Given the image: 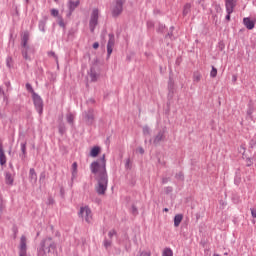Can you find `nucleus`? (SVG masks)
Returning a JSON list of instances; mask_svg holds the SVG:
<instances>
[{
	"label": "nucleus",
	"mask_w": 256,
	"mask_h": 256,
	"mask_svg": "<svg viewBox=\"0 0 256 256\" xmlns=\"http://www.w3.org/2000/svg\"><path fill=\"white\" fill-rule=\"evenodd\" d=\"M98 23H99V9H94L92 11L90 22H89L91 33L95 32V28L97 27Z\"/></svg>",
	"instance_id": "423d86ee"
},
{
	"label": "nucleus",
	"mask_w": 256,
	"mask_h": 256,
	"mask_svg": "<svg viewBox=\"0 0 256 256\" xmlns=\"http://www.w3.org/2000/svg\"><path fill=\"white\" fill-rule=\"evenodd\" d=\"M82 119L86 125L91 126L95 123V110L89 108L88 110L82 113Z\"/></svg>",
	"instance_id": "20e7f679"
},
{
	"label": "nucleus",
	"mask_w": 256,
	"mask_h": 256,
	"mask_svg": "<svg viewBox=\"0 0 256 256\" xmlns=\"http://www.w3.org/2000/svg\"><path fill=\"white\" fill-rule=\"evenodd\" d=\"M108 37L109 40L107 43V55L108 57H111V53H113V47H115V34L110 33Z\"/></svg>",
	"instance_id": "9d476101"
},
{
	"label": "nucleus",
	"mask_w": 256,
	"mask_h": 256,
	"mask_svg": "<svg viewBox=\"0 0 256 256\" xmlns=\"http://www.w3.org/2000/svg\"><path fill=\"white\" fill-rule=\"evenodd\" d=\"M75 35V29H70L68 32V37H73Z\"/></svg>",
	"instance_id": "de8ad7c7"
},
{
	"label": "nucleus",
	"mask_w": 256,
	"mask_h": 256,
	"mask_svg": "<svg viewBox=\"0 0 256 256\" xmlns=\"http://www.w3.org/2000/svg\"><path fill=\"white\" fill-rule=\"evenodd\" d=\"M166 183H169V178L162 179V184L165 185Z\"/></svg>",
	"instance_id": "5fc2aeb1"
},
{
	"label": "nucleus",
	"mask_w": 256,
	"mask_h": 256,
	"mask_svg": "<svg viewBox=\"0 0 256 256\" xmlns=\"http://www.w3.org/2000/svg\"><path fill=\"white\" fill-rule=\"evenodd\" d=\"M99 153H101V147L94 146L90 151V157H98Z\"/></svg>",
	"instance_id": "a211bd4d"
},
{
	"label": "nucleus",
	"mask_w": 256,
	"mask_h": 256,
	"mask_svg": "<svg viewBox=\"0 0 256 256\" xmlns=\"http://www.w3.org/2000/svg\"><path fill=\"white\" fill-rule=\"evenodd\" d=\"M58 25L60 27H62L63 29H65V21L62 18H59L58 20Z\"/></svg>",
	"instance_id": "e433bc0d"
},
{
	"label": "nucleus",
	"mask_w": 256,
	"mask_h": 256,
	"mask_svg": "<svg viewBox=\"0 0 256 256\" xmlns=\"http://www.w3.org/2000/svg\"><path fill=\"white\" fill-rule=\"evenodd\" d=\"M140 256H151V252H140Z\"/></svg>",
	"instance_id": "8fccbe9b"
},
{
	"label": "nucleus",
	"mask_w": 256,
	"mask_h": 256,
	"mask_svg": "<svg viewBox=\"0 0 256 256\" xmlns=\"http://www.w3.org/2000/svg\"><path fill=\"white\" fill-rule=\"evenodd\" d=\"M20 147H21V151H22V153H23V155L25 157V155H27V142H22L20 144Z\"/></svg>",
	"instance_id": "a878e982"
},
{
	"label": "nucleus",
	"mask_w": 256,
	"mask_h": 256,
	"mask_svg": "<svg viewBox=\"0 0 256 256\" xmlns=\"http://www.w3.org/2000/svg\"><path fill=\"white\" fill-rule=\"evenodd\" d=\"M7 163V156H5V150H3V144L0 143V165Z\"/></svg>",
	"instance_id": "4468645a"
},
{
	"label": "nucleus",
	"mask_w": 256,
	"mask_h": 256,
	"mask_svg": "<svg viewBox=\"0 0 256 256\" xmlns=\"http://www.w3.org/2000/svg\"><path fill=\"white\" fill-rule=\"evenodd\" d=\"M72 181L74 180V179H77V162H74L73 164H72Z\"/></svg>",
	"instance_id": "5701e85b"
},
{
	"label": "nucleus",
	"mask_w": 256,
	"mask_h": 256,
	"mask_svg": "<svg viewBox=\"0 0 256 256\" xmlns=\"http://www.w3.org/2000/svg\"><path fill=\"white\" fill-rule=\"evenodd\" d=\"M125 169H131V160L129 158L126 160Z\"/></svg>",
	"instance_id": "ea45409f"
},
{
	"label": "nucleus",
	"mask_w": 256,
	"mask_h": 256,
	"mask_svg": "<svg viewBox=\"0 0 256 256\" xmlns=\"http://www.w3.org/2000/svg\"><path fill=\"white\" fill-rule=\"evenodd\" d=\"M165 133H167V130L163 128L162 130H159L158 133L153 138V144L159 145L161 141H165L167 137L165 136Z\"/></svg>",
	"instance_id": "1a4fd4ad"
},
{
	"label": "nucleus",
	"mask_w": 256,
	"mask_h": 256,
	"mask_svg": "<svg viewBox=\"0 0 256 256\" xmlns=\"http://www.w3.org/2000/svg\"><path fill=\"white\" fill-rule=\"evenodd\" d=\"M183 221V214H176L174 217V227H179Z\"/></svg>",
	"instance_id": "6ab92c4d"
},
{
	"label": "nucleus",
	"mask_w": 256,
	"mask_h": 256,
	"mask_svg": "<svg viewBox=\"0 0 256 256\" xmlns=\"http://www.w3.org/2000/svg\"><path fill=\"white\" fill-rule=\"evenodd\" d=\"M132 213H133V215H137V213H138L137 206H135V205L132 206Z\"/></svg>",
	"instance_id": "49530a36"
},
{
	"label": "nucleus",
	"mask_w": 256,
	"mask_h": 256,
	"mask_svg": "<svg viewBox=\"0 0 256 256\" xmlns=\"http://www.w3.org/2000/svg\"><path fill=\"white\" fill-rule=\"evenodd\" d=\"M29 181L37 183V172H35V168H30L29 170Z\"/></svg>",
	"instance_id": "2eb2a0df"
},
{
	"label": "nucleus",
	"mask_w": 256,
	"mask_h": 256,
	"mask_svg": "<svg viewBox=\"0 0 256 256\" xmlns=\"http://www.w3.org/2000/svg\"><path fill=\"white\" fill-rule=\"evenodd\" d=\"M66 121L67 123H69V125H74L75 123V116L73 115V113L69 112L68 114H66Z\"/></svg>",
	"instance_id": "aec40b11"
},
{
	"label": "nucleus",
	"mask_w": 256,
	"mask_h": 256,
	"mask_svg": "<svg viewBox=\"0 0 256 256\" xmlns=\"http://www.w3.org/2000/svg\"><path fill=\"white\" fill-rule=\"evenodd\" d=\"M253 164L252 160L250 158L246 159V166L250 167Z\"/></svg>",
	"instance_id": "a18cd8bd"
},
{
	"label": "nucleus",
	"mask_w": 256,
	"mask_h": 256,
	"mask_svg": "<svg viewBox=\"0 0 256 256\" xmlns=\"http://www.w3.org/2000/svg\"><path fill=\"white\" fill-rule=\"evenodd\" d=\"M47 25V18L39 21L38 27L42 33H45V26Z\"/></svg>",
	"instance_id": "412c9836"
},
{
	"label": "nucleus",
	"mask_w": 256,
	"mask_h": 256,
	"mask_svg": "<svg viewBox=\"0 0 256 256\" xmlns=\"http://www.w3.org/2000/svg\"><path fill=\"white\" fill-rule=\"evenodd\" d=\"M176 179H179L180 181H183V173H178V174H176Z\"/></svg>",
	"instance_id": "79ce46f5"
},
{
	"label": "nucleus",
	"mask_w": 256,
	"mask_h": 256,
	"mask_svg": "<svg viewBox=\"0 0 256 256\" xmlns=\"http://www.w3.org/2000/svg\"><path fill=\"white\" fill-rule=\"evenodd\" d=\"M58 131H59L60 135H65V133L67 132V128L65 127V123L61 122L58 125Z\"/></svg>",
	"instance_id": "4be33fe9"
},
{
	"label": "nucleus",
	"mask_w": 256,
	"mask_h": 256,
	"mask_svg": "<svg viewBox=\"0 0 256 256\" xmlns=\"http://www.w3.org/2000/svg\"><path fill=\"white\" fill-rule=\"evenodd\" d=\"M29 33L26 31L24 32L22 38H21V53H22V57L23 59H25V61H31V57L29 56V51H30V47H29Z\"/></svg>",
	"instance_id": "f03ea898"
},
{
	"label": "nucleus",
	"mask_w": 256,
	"mask_h": 256,
	"mask_svg": "<svg viewBox=\"0 0 256 256\" xmlns=\"http://www.w3.org/2000/svg\"><path fill=\"white\" fill-rule=\"evenodd\" d=\"M163 256H173V250H171V248H165L163 251Z\"/></svg>",
	"instance_id": "cd10ccee"
},
{
	"label": "nucleus",
	"mask_w": 256,
	"mask_h": 256,
	"mask_svg": "<svg viewBox=\"0 0 256 256\" xmlns=\"http://www.w3.org/2000/svg\"><path fill=\"white\" fill-rule=\"evenodd\" d=\"M78 217L85 219L86 223H91L93 221V212H91V208L89 206L81 207L78 212Z\"/></svg>",
	"instance_id": "39448f33"
},
{
	"label": "nucleus",
	"mask_w": 256,
	"mask_h": 256,
	"mask_svg": "<svg viewBox=\"0 0 256 256\" xmlns=\"http://www.w3.org/2000/svg\"><path fill=\"white\" fill-rule=\"evenodd\" d=\"M254 161L256 162V155H255Z\"/></svg>",
	"instance_id": "338daca9"
},
{
	"label": "nucleus",
	"mask_w": 256,
	"mask_h": 256,
	"mask_svg": "<svg viewBox=\"0 0 256 256\" xmlns=\"http://www.w3.org/2000/svg\"><path fill=\"white\" fill-rule=\"evenodd\" d=\"M174 29H175V27H173V26L170 27L171 32H173Z\"/></svg>",
	"instance_id": "052dcab7"
},
{
	"label": "nucleus",
	"mask_w": 256,
	"mask_h": 256,
	"mask_svg": "<svg viewBox=\"0 0 256 256\" xmlns=\"http://www.w3.org/2000/svg\"><path fill=\"white\" fill-rule=\"evenodd\" d=\"M14 181H15V178H13V174H11L10 172H6L5 173V183H6V185L12 186Z\"/></svg>",
	"instance_id": "dca6fc26"
},
{
	"label": "nucleus",
	"mask_w": 256,
	"mask_h": 256,
	"mask_svg": "<svg viewBox=\"0 0 256 256\" xmlns=\"http://www.w3.org/2000/svg\"><path fill=\"white\" fill-rule=\"evenodd\" d=\"M80 1H73V0H69L68 2V9H69V15H72L73 11H75V8L80 5Z\"/></svg>",
	"instance_id": "ddd939ff"
},
{
	"label": "nucleus",
	"mask_w": 256,
	"mask_h": 256,
	"mask_svg": "<svg viewBox=\"0 0 256 256\" xmlns=\"http://www.w3.org/2000/svg\"><path fill=\"white\" fill-rule=\"evenodd\" d=\"M165 37H166V39H168V38L173 39V32H171V31L168 32Z\"/></svg>",
	"instance_id": "09e8293b"
},
{
	"label": "nucleus",
	"mask_w": 256,
	"mask_h": 256,
	"mask_svg": "<svg viewBox=\"0 0 256 256\" xmlns=\"http://www.w3.org/2000/svg\"><path fill=\"white\" fill-rule=\"evenodd\" d=\"M232 82H233V83L237 82V75H233V76H232Z\"/></svg>",
	"instance_id": "6e6d98bb"
},
{
	"label": "nucleus",
	"mask_w": 256,
	"mask_h": 256,
	"mask_svg": "<svg viewBox=\"0 0 256 256\" xmlns=\"http://www.w3.org/2000/svg\"><path fill=\"white\" fill-rule=\"evenodd\" d=\"M40 247L42 251H47L48 253H51V251H55L57 249V245L55 242H53V238L48 237L41 241Z\"/></svg>",
	"instance_id": "7ed1b4c3"
},
{
	"label": "nucleus",
	"mask_w": 256,
	"mask_h": 256,
	"mask_svg": "<svg viewBox=\"0 0 256 256\" xmlns=\"http://www.w3.org/2000/svg\"><path fill=\"white\" fill-rule=\"evenodd\" d=\"M165 193H166V195H169V193H173V187H171V186L166 187Z\"/></svg>",
	"instance_id": "58836bf2"
},
{
	"label": "nucleus",
	"mask_w": 256,
	"mask_h": 256,
	"mask_svg": "<svg viewBox=\"0 0 256 256\" xmlns=\"http://www.w3.org/2000/svg\"><path fill=\"white\" fill-rule=\"evenodd\" d=\"M47 205H55V199H53V197H48L47 200Z\"/></svg>",
	"instance_id": "c9c22d12"
},
{
	"label": "nucleus",
	"mask_w": 256,
	"mask_h": 256,
	"mask_svg": "<svg viewBox=\"0 0 256 256\" xmlns=\"http://www.w3.org/2000/svg\"><path fill=\"white\" fill-rule=\"evenodd\" d=\"M214 256H219V254H214Z\"/></svg>",
	"instance_id": "774afa93"
},
{
	"label": "nucleus",
	"mask_w": 256,
	"mask_h": 256,
	"mask_svg": "<svg viewBox=\"0 0 256 256\" xmlns=\"http://www.w3.org/2000/svg\"><path fill=\"white\" fill-rule=\"evenodd\" d=\"M247 113H248V115H251V114H252L251 110H249Z\"/></svg>",
	"instance_id": "e2e57ef3"
},
{
	"label": "nucleus",
	"mask_w": 256,
	"mask_h": 256,
	"mask_svg": "<svg viewBox=\"0 0 256 256\" xmlns=\"http://www.w3.org/2000/svg\"><path fill=\"white\" fill-rule=\"evenodd\" d=\"M166 26L164 24L159 23L156 29L157 33H165Z\"/></svg>",
	"instance_id": "bb28decb"
},
{
	"label": "nucleus",
	"mask_w": 256,
	"mask_h": 256,
	"mask_svg": "<svg viewBox=\"0 0 256 256\" xmlns=\"http://www.w3.org/2000/svg\"><path fill=\"white\" fill-rule=\"evenodd\" d=\"M26 90L28 93L32 94V97L37 94L36 91L33 89V86L30 83H26Z\"/></svg>",
	"instance_id": "393cba45"
},
{
	"label": "nucleus",
	"mask_w": 256,
	"mask_h": 256,
	"mask_svg": "<svg viewBox=\"0 0 256 256\" xmlns=\"http://www.w3.org/2000/svg\"><path fill=\"white\" fill-rule=\"evenodd\" d=\"M89 76L92 82L97 81L99 74H97V71L95 70V67L90 68Z\"/></svg>",
	"instance_id": "f3484780"
},
{
	"label": "nucleus",
	"mask_w": 256,
	"mask_h": 256,
	"mask_svg": "<svg viewBox=\"0 0 256 256\" xmlns=\"http://www.w3.org/2000/svg\"><path fill=\"white\" fill-rule=\"evenodd\" d=\"M243 25L248 30H252L255 27V21L251 20L249 17H246L243 19Z\"/></svg>",
	"instance_id": "f8f14e48"
},
{
	"label": "nucleus",
	"mask_w": 256,
	"mask_h": 256,
	"mask_svg": "<svg viewBox=\"0 0 256 256\" xmlns=\"http://www.w3.org/2000/svg\"><path fill=\"white\" fill-rule=\"evenodd\" d=\"M32 101L37 113H39V115H43V98H41L39 94H34L32 96Z\"/></svg>",
	"instance_id": "6e6552de"
},
{
	"label": "nucleus",
	"mask_w": 256,
	"mask_h": 256,
	"mask_svg": "<svg viewBox=\"0 0 256 256\" xmlns=\"http://www.w3.org/2000/svg\"><path fill=\"white\" fill-rule=\"evenodd\" d=\"M138 153H140V155H143L145 153V149H143V147H139Z\"/></svg>",
	"instance_id": "3c124183"
},
{
	"label": "nucleus",
	"mask_w": 256,
	"mask_h": 256,
	"mask_svg": "<svg viewBox=\"0 0 256 256\" xmlns=\"http://www.w3.org/2000/svg\"><path fill=\"white\" fill-rule=\"evenodd\" d=\"M189 11H191V4H186L184 6V10H183V15H188L189 14Z\"/></svg>",
	"instance_id": "c756f323"
},
{
	"label": "nucleus",
	"mask_w": 256,
	"mask_h": 256,
	"mask_svg": "<svg viewBox=\"0 0 256 256\" xmlns=\"http://www.w3.org/2000/svg\"><path fill=\"white\" fill-rule=\"evenodd\" d=\"M143 135H151V128L149 126L143 127Z\"/></svg>",
	"instance_id": "2f4dec72"
},
{
	"label": "nucleus",
	"mask_w": 256,
	"mask_h": 256,
	"mask_svg": "<svg viewBox=\"0 0 256 256\" xmlns=\"http://www.w3.org/2000/svg\"><path fill=\"white\" fill-rule=\"evenodd\" d=\"M51 15H52L53 17H58V16H59V10H57V9H52V10H51Z\"/></svg>",
	"instance_id": "4c0bfd02"
},
{
	"label": "nucleus",
	"mask_w": 256,
	"mask_h": 256,
	"mask_svg": "<svg viewBox=\"0 0 256 256\" xmlns=\"http://www.w3.org/2000/svg\"><path fill=\"white\" fill-rule=\"evenodd\" d=\"M12 231L14 233V239H17V234L19 233L17 226H13Z\"/></svg>",
	"instance_id": "f704fd0d"
},
{
	"label": "nucleus",
	"mask_w": 256,
	"mask_h": 256,
	"mask_svg": "<svg viewBox=\"0 0 256 256\" xmlns=\"http://www.w3.org/2000/svg\"><path fill=\"white\" fill-rule=\"evenodd\" d=\"M92 47L93 49H99V42H95Z\"/></svg>",
	"instance_id": "864d4df0"
},
{
	"label": "nucleus",
	"mask_w": 256,
	"mask_h": 256,
	"mask_svg": "<svg viewBox=\"0 0 256 256\" xmlns=\"http://www.w3.org/2000/svg\"><path fill=\"white\" fill-rule=\"evenodd\" d=\"M127 0H115V5L112 8V17H119L123 13V5Z\"/></svg>",
	"instance_id": "0eeeda50"
},
{
	"label": "nucleus",
	"mask_w": 256,
	"mask_h": 256,
	"mask_svg": "<svg viewBox=\"0 0 256 256\" xmlns=\"http://www.w3.org/2000/svg\"><path fill=\"white\" fill-rule=\"evenodd\" d=\"M87 105H95V98H90L86 101Z\"/></svg>",
	"instance_id": "a19ab883"
},
{
	"label": "nucleus",
	"mask_w": 256,
	"mask_h": 256,
	"mask_svg": "<svg viewBox=\"0 0 256 256\" xmlns=\"http://www.w3.org/2000/svg\"><path fill=\"white\" fill-rule=\"evenodd\" d=\"M148 29H153V27H155V22L148 20L146 23Z\"/></svg>",
	"instance_id": "72a5a7b5"
},
{
	"label": "nucleus",
	"mask_w": 256,
	"mask_h": 256,
	"mask_svg": "<svg viewBox=\"0 0 256 256\" xmlns=\"http://www.w3.org/2000/svg\"><path fill=\"white\" fill-rule=\"evenodd\" d=\"M168 97H173V83H168Z\"/></svg>",
	"instance_id": "c85d7f7f"
},
{
	"label": "nucleus",
	"mask_w": 256,
	"mask_h": 256,
	"mask_svg": "<svg viewBox=\"0 0 256 256\" xmlns=\"http://www.w3.org/2000/svg\"><path fill=\"white\" fill-rule=\"evenodd\" d=\"M43 179H45V172H42V173L40 174V181L43 180Z\"/></svg>",
	"instance_id": "4d7b16f0"
},
{
	"label": "nucleus",
	"mask_w": 256,
	"mask_h": 256,
	"mask_svg": "<svg viewBox=\"0 0 256 256\" xmlns=\"http://www.w3.org/2000/svg\"><path fill=\"white\" fill-rule=\"evenodd\" d=\"M226 13H227L226 20L231 21V14H233V13H229V12H226Z\"/></svg>",
	"instance_id": "603ef678"
},
{
	"label": "nucleus",
	"mask_w": 256,
	"mask_h": 256,
	"mask_svg": "<svg viewBox=\"0 0 256 256\" xmlns=\"http://www.w3.org/2000/svg\"><path fill=\"white\" fill-rule=\"evenodd\" d=\"M7 66L11 67V65L9 64V59H7Z\"/></svg>",
	"instance_id": "680f3d73"
},
{
	"label": "nucleus",
	"mask_w": 256,
	"mask_h": 256,
	"mask_svg": "<svg viewBox=\"0 0 256 256\" xmlns=\"http://www.w3.org/2000/svg\"><path fill=\"white\" fill-rule=\"evenodd\" d=\"M237 6V0H225L226 12L233 13Z\"/></svg>",
	"instance_id": "9b49d317"
},
{
	"label": "nucleus",
	"mask_w": 256,
	"mask_h": 256,
	"mask_svg": "<svg viewBox=\"0 0 256 256\" xmlns=\"http://www.w3.org/2000/svg\"><path fill=\"white\" fill-rule=\"evenodd\" d=\"M163 211H164L165 213H168V212H169V208H164Z\"/></svg>",
	"instance_id": "bf43d9fd"
},
{
	"label": "nucleus",
	"mask_w": 256,
	"mask_h": 256,
	"mask_svg": "<svg viewBox=\"0 0 256 256\" xmlns=\"http://www.w3.org/2000/svg\"><path fill=\"white\" fill-rule=\"evenodd\" d=\"M115 236H117V231L115 229H112L108 232V237L110 240H112Z\"/></svg>",
	"instance_id": "7c9ffc66"
},
{
	"label": "nucleus",
	"mask_w": 256,
	"mask_h": 256,
	"mask_svg": "<svg viewBox=\"0 0 256 256\" xmlns=\"http://www.w3.org/2000/svg\"><path fill=\"white\" fill-rule=\"evenodd\" d=\"M26 1V5H28L29 4V0H25Z\"/></svg>",
	"instance_id": "69168bd1"
},
{
	"label": "nucleus",
	"mask_w": 256,
	"mask_h": 256,
	"mask_svg": "<svg viewBox=\"0 0 256 256\" xmlns=\"http://www.w3.org/2000/svg\"><path fill=\"white\" fill-rule=\"evenodd\" d=\"M49 57H54V59H57V54H55L54 51L48 52Z\"/></svg>",
	"instance_id": "37998d69"
},
{
	"label": "nucleus",
	"mask_w": 256,
	"mask_h": 256,
	"mask_svg": "<svg viewBox=\"0 0 256 256\" xmlns=\"http://www.w3.org/2000/svg\"><path fill=\"white\" fill-rule=\"evenodd\" d=\"M90 170L93 175H96V193L98 195H105L107 192V185H109V176L107 175V160L103 154L99 160L94 161L90 165Z\"/></svg>",
	"instance_id": "f257e3e1"
},
{
	"label": "nucleus",
	"mask_w": 256,
	"mask_h": 256,
	"mask_svg": "<svg viewBox=\"0 0 256 256\" xmlns=\"http://www.w3.org/2000/svg\"><path fill=\"white\" fill-rule=\"evenodd\" d=\"M103 245H104L105 249H109V247H111V245H113V240L104 238Z\"/></svg>",
	"instance_id": "b1692460"
},
{
	"label": "nucleus",
	"mask_w": 256,
	"mask_h": 256,
	"mask_svg": "<svg viewBox=\"0 0 256 256\" xmlns=\"http://www.w3.org/2000/svg\"><path fill=\"white\" fill-rule=\"evenodd\" d=\"M196 3H201V0H196Z\"/></svg>",
	"instance_id": "0e129e2a"
},
{
	"label": "nucleus",
	"mask_w": 256,
	"mask_h": 256,
	"mask_svg": "<svg viewBox=\"0 0 256 256\" xmlns=\"http://www.w3.org/2000/svg\"><path fill=\"white\" fill-rule=\"evenodd\" d=\"M176 65H181V58L176 59Z\"/></svg>",
	"instance_id": "13d9d810"
},
{
	"label": "nucleus",
	"mask_w": 256,
	"mask_h": 256,
	"mask_svg": "<svg viewBox=\"0 0 256 256\" xmlns=\"http://www.w3.org/2000/svg\"><path fill=\"white\" fill-rule=\"evenodd\" d=\"M210 76H211L212 78L217 77V68H215L214 66H212V70H211V72H210Z\"/></svg>",
	"instance_id": "473e14b6"
},
{
	"label": "nucleus",
	"mask_w": 256,
	"mask_h": 256,
	"mask_svg": "<svg viewBox=\"0 0 256 256\" xmlns=\"http://www.w3.org/2000/svg\"><path fill=\"white\" fill-rule=\"evenodd\" d=\"M251 215L253 218H256V206L255 208H251Z\"/></svg>",
	"instance_id": "c03bdc74"
}]
</instances>
